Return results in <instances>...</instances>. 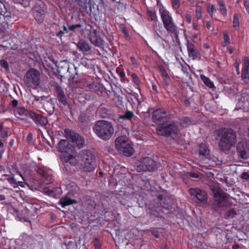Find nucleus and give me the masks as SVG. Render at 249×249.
<instances>
[{
    "label": "nucleus",
    "mask_w": 249,
    "mask_h": 249,
    "mask_svg": "<svg viewBox=\"0 0 249 249\" xmlns=\"http://www.w3.org/2000/svg\"><path fill=\"white\" fill-rule=\"evenodd\" d=\"M218 136L220 139L218 146L223 152H228L235 146L237 142L236 132L231 128H222L219 130Z\"/></svg>",
    "instance_id": "1"
},
{
    "label": "nucleus",
    "mask_w": 249,
    "mask_h": 249,
    "mask_svg": "<svg viewBox=\"0 0 249 249\" xmlns=\"http://www.w3.org/2000/svg\"><path fill=\"white\" fill-rule=\"evenodd\" d=\"M58 150L60 152L66 153L64 156V160L65 162H69L72 165H76L78 163L77 153L74 146L70 144L66 140L62 139L58 144Z\"/></svg>",
    "instance_id": "2"
},
{
    "label": "nucleus",
    "mask_w": 249,
    "mask_h": 249,
    "mask_svg": "<svg viewBox=\"0 0 249 249\" xmlns=\"http://www.w3.org/2000/svg\"><path fill=\"white\" fill-rule=\"evenodd\" d=\"M93 130L99 138L105 141L109 140L114 132L111 123L105 120L97 121L93 127Z\"/></svg>",
    "instance_id": "3"
},
{
    "label": "nucleus",
    "mask_w": 249,
    "mask_h": 249,
    "mask_svg": "<svg viewBox=\"0 0 249 249\" xmlns=\"http://www.w3.org/2000/svg\"><path fill=\"white\" fill-rule=\"evenodd\" d=\"M163 26L167 32L177 36L178 34V27L174 23L172 14L166 9L161 8L159 10Z\"/></svg>",
    "instance_id": "4"
},
{
    "label": "nucleus",
    "mask_w": 249,
    "mask_h": 249,
    "mask_svg": "<svg viewBox=\"0 0 249 249\" xmlns=\"http://www.w3.org/2000/svg\"><path fill=\"white\" fill-rule=\"evenodd\" d=\"M77 156H79L77 159L78 161L80 159L82 160V165L85 171L90 172L95 169L96 167L95 159L90 150H82Z\"/></svg>",
    "instance_id": "5"
},
{
    "label": "nucleus",
    "mask_w": 249,
    "mask_h": 249,
    "mask_svg": "<svg viewBox=\"0 0 249 249\" xmlns=\"http://www.w3.org/2000/svg\"><path fill=\"white\" fill-rule=\"evenodd\" d=\"M179 123L174 121H166L157 127V133L164 136L176 134L179 131Z\"/></svg>",
    "instance_id": "6"
},
{
    "label": "nucleus",
    "mask_w": 249,
    "mask_h": 249,
    "mask_svg": "<svg viewBox=\"0 0 249 249\" xmlns=\"http://www.w3.org/2000/svg\"><path fill=\"white\" fill-rule=\"evenodd\" d=\"M115 147L125 156L130 157L134 153V149L129 140L125 136L118 137L115 140Z\"/></svg>",
    "instance_id": "7"
},
{
    "label": "nucleus",
    "mask_w": 249,
    "mask_h": 249,
    "mask_svg": "<svg viewBox=\"0 0 249 249\" xmlns=\"http://www.w3.org/2000/svg\"><path fill=\"white\" fill-rule=\"evenodd\" d=\"M157 168L156 162L152 159L144 157L141 158L139 161L137 166V170L138 172L151 171L155 170Z\"/></svg>",
    "instance_id": "8"
},
{
    "label": "nucleus",
    "mask_w": 249,
    "mask_h": 249,
    "mask_svg": "<svg viewBox=\"0 0 249 249\" xmlns=\"http://www.w3.org/2000/svg\"><path fill=\"white\" fill-rule=\"evenodd\" d=\"M40 74L38 71L31 69L26 73L25 81L29 86L36 88L40 83Z\"/></svg>",
    "instance_id": "9"
},
{
    "label": "nucleus",
    "mask_w": 249,
    "mask_h": 249,
    "mask_svg": "<svg viewBox=\"0 0 249 249\" xmlns=\"http://www.w3.org/2000/svg\"><path fill=\"white\" fill-rule=\"evenodd\" d=\"M64 133L66 138L75 143L79 148L83 147L85 144V141L78 134L69 129H65Z\"/></svg>",
    "instance_id": "10"
},
{
    "label": "nucleus",
    "mask_w": 249,
    "mask_h": 249,
    "mask_svg": "<svg viewBox=\"0 0 249 249\" xmlns=\"http://www.w3.org/2000/svg\"><path fill=\"white\" fill-rule=\"evenodd\" d=\"M192 196L195 197L197 200V203H205L207 202L208 196L206 193L198 188H191L189 191Z\"/></svg>",
    "instance_id": "11"
},
{
    "label": "nucleus",
    "mask_w": 249,
    "mask_h": 249,
    "mask_svg": "<svg viewBox=\"0 0 249 249\" xmlns=\"http://www.w3.org/2000/svg\"><path fill=\"white\" fill-rule=\"evenodd\" d=\"M36 170L42 176L46 181V183L49 184L53 182V172L51 170L43 166H37Z\"/></svg>",
    "instance_id": "12"
},
{
    "label": "nucleus",
    "mask_w": 249,
    "mask_h": 249,
    "mask_svg": "<svg viewBox=\"0 0 249 249\" xmlns=\"http://www.w3.org/2000/svg\"><path fill=\"white\" fill-rule=\"evenodd\" d=\"M237 106L240 109H249V90L245 89L242 91Z\"/></svg>",
    "instance_id": "13"
},
{
    "label": "nucleus",
    "mask_w": 249,
    "mask_h": 249,
    "mask_svg": "<svg viewBox=\"0 0 249 249\" xmlns=\"http://www.w3.org/2000/svg\"><path fill=\"white\" fill-rule=\"evenodd\" d=\"M89 39L90 42L96 46L100 47L105 44V41L101 37L100 33L95 29L90 32Z\"/></svg>",
    "instance_id": "14"
},
{
    "label": "nucleus",
    "mask_w": 249,
    "mask_h": 249,
    "mask_svg": "<svg viewBox=\"0 0 249 249\" xmlns=\"http://www.w3.org/2000/svg\"><path fill=\"white\" fill-rule=\"evenodd\" d=\"M168 113L163 108H158L155 110L152 113L153 122L156 124H160L162 121L168 116Z\"/></svg>",
    "instance_id": "15"
},
{
    "label": "nucleus",
    "mask_w": 249,
    "mask_h": 249,
    "mask_svg": "<svg viewBox=\"0 0 249 249\" xmlns=\"http://www.w3.org/2000/svg\"><path fill=\"white\" fill-rule=\"evenodd\" d=\"M237 150L242 159H248L249 158V143L244 141L239 142Z\"/></svg>",
    "instance_id": "16"
},
{
    "label": "nucleus",
    "mask_w": 249,
    "mask_h": 249,
    "mask_svg": "<svg viewBox=\"0 0 249 249\" xmlns=\"http://www.w3.org/2000/svg\"><path fill=\"white\" fill-rule=\"evenodd\" d=\"M29 117L37 125L45 126L48 123V120L46 117L40 114H36L34 112H30Z\"/></svg>",
    "instance_id": "17"
},
{
    "label": "nucleus",
    "mask_w": 249,
    "mask_h": 249,
    "mask_svg": "<svg viewBox=\"0 0 249 249\" xmlns=\"http://www.w3.org/2000/svg\"><path fill=\"white\" fill-rule=\"evenodd\" d=\"M188 55L193 60L198 59L200 58V53L194 44L188 42L187 43Z\"/></svg>",
    "instance_id": "18"
},
{
    "label": "nucleus",
    "mask_w": 249,
    "mask_h": 249,
    "mask_svg": "<svg viewBox=\"0 0 249 249\" xmlns=\"http://www.w3.org/2000/svg\"><path fill=\"white\" fill-rule=\"evenodd\" d=\"M213 191L214 198V204L215 205H218L222 203L225 198L224 194L218 188H215L213 190Z\"/></svg>",
    "instance_id": "19"
},
{
    "label": "nucleus",
    "mask_w": 249,
    "mask_h": 249,
    "mask_svg": "<svg viewBox=\"0 0 249 249\" xmlns=\"http://www.w3.org/2000/svg\"><path fill=\"white\" fill-rule=\"evenodd\" d=\"M56 92L59 101L61 102L63 105H66L67 103V100L63 90L61 89L60 87H57L56 89Z\"/></svg>",
    "instance_id": "20"
},
{
    "label": "nucleus",
    "mask_w": 249,
    "mask_h": 249,
    "mask_svg": "<svg viewBox=\"0 0 249 249\" xmlns=\"http://www.w3.org/2000/svg\"><path fill=\"white\" fill-rule=\"evenodd\" d=\"M77 203V201L72 199L68 197H62L59 202V204L61 205L63 208L67 206Z\"/></svg>",
    "instance_id": "21"
},
{
    "label": "nucleus",
    "mask_w": 249,
    "mask_h": 249,
    "mask_svg": "<svg viewBox=\"0 0 249 249\" xmlns=\"http://www.w3.org/2000/svg\"><path fill=\"white\" fill-rule=\"evenodd\" d=\"M199 155L205 158H208L209 154V150L205 143H202L199 146Z\"/></svg>",
    "instance_id": "22"
},
{
    "label": "nucleus",
    "mask_w": 249,
    "mask_h": 249,
    "mask_svg": "<svg viewBox=\"0 0 249 249\" xmlns=\"http://www.w3.org/2000/svg\"><path fill=\"white\" fill-rule=\"evenodd\" d=\"M34 16L36 19L39 22H41L43 21L44 18V11L42 9L38 10L36 9V7H35L34 9Z\"/></svg>",
    "instance_id": "23"
},
{
    "label": "nucleus",
    "mask_w": 249,
    "mask_h": 249,
    "mask_svg": "<svg viewBox=\"0 0 249 249\" xmlns=\"http://www.w3.org/2000/svg\"><path fill=\"white\" fill-rule=\"evenodd\" d=\"M30 112H32V111H28L23 107L17 108V113L19 115L18 117L20 119H24L26 117L29 116Z\"/></svg>",
    "instance_id": "24"
},
{
    "label": "nucleus",
    "mask_w": 249,
    "mask_h": 249,
    "mask_svg": "<svg viewBox=\"0 0 249 249\" xmlns=\"http://www.w3.org/2000/svg\"><path fill=\"white\" fill-rule=\"evenodd\" d=\"M78 48L83 52H88L90 50V47L89 43L84 40H80L77 44Z\"/></svg>",
    "instance_id": "25"
},
{
    "label": "nucleus",
    "mask_w": 249,
    "mask_h": 249,
    "mask_svg": "<svg viewBox=\"0 0 249 249\" xmlns=\"http://www.w3.org/2000/svg\"><path fill=\"white\" fill-rule=\"evenodd\" d=\"M217 2L219 7V10L220 13L223 16H226L227 14V12L224 1L222 0H217Z\"/></svg>",
    "instance_id": "26"
},
{
    "label": "nucleus",
    "mask_w": 249,
    "mask_h": 249,
    "mask_svg": "<svg viewBox=\"0 0 249 249\" xmlns=\"http://www.w3.org/2000/svg\"><path fill=\"white\" fill-rule=\"evenodd\" d=\"M147 13L150 20L154 22L153 26L155 25L157 27V21L158 19L156 11L153 10H148L147 11Z\"/></svg>",
    "instance_id": "27"
},
{
    "label": "nucleus",
    "mask_w": 249,
    "mask_h": 249,
    "mask_svg": "<svg viewBox=\"0 0 249 249\" xmlns=\"http://www.w3.org/2000/svg\"><path fill=\"white\" fill-rule=\"evenodd\" d=\"M241 73H249V59L247 57L243 58V65Z\"/></svg>",
    "instance_id": "28"
},
{
    "label": "nucleus",
    "mask_w": 249,
    "mask_h": 249,
    "mask_svg": "<svg viewBox=\"0 0 249 249\" xmlns=\"http://www.w3.org/2000/svg\"><path fill=\"white\" fill-rule=\"evenodd\" d=\"M200 78L208 87L210 88L214 87L213 83L208 77L204 75H200Z\"/></svg>",
    "instance_id": "29"
},
{
    "label": "nucleus",
    "mask_w": 249,
    "mask_h": 249,
    "mask_svg": "<svg viewBox=\"0 0 249 249\" xmlns=\"http://www.w3.org/2000/svg\"><path fill=\"white\" fill-rule=\"evenodd\" d=\"M7 61L10 63V66L14 65L16 63V56L14 53H8L7 54Z\"/></svg>",
    "instance_id": "30"
},
{
    "label": "nucleus",
    "mask_w": 249,
    "mask_h": 249,
    "mask_svg": "<svg viewBox=\"0 0 249 249\" xmlns=\"http://www.w3.org/2000/svg\"><path fill=\"white\" fill-rule=\"evenodd\" d=\"M240 26L239 19L237 14H234L233 18V27L237 30Z\"/></svg>",
    "instance_id": "31"
},
{
    "label": "nucleus",
    "mask_w": 249,
    "mask_h": 249,
    "mask_svg": "<svg viewBox=\"0 0 249 249\" xmlns=\"http://www.w3.org/2000/svg\"><path fill=\"white\" fill-rule=\"evenodd\" d=\"M207 11L211 17H213V13L216 12V9L213 4L209 3L207 5Z\"/></svg>",
    "instance_id": "32"
},
{
    "label": "nucleus",
    "mask_w": 249,
    "mask_h": 249,
    "mask_svg": "<svg viewBox=\"0 0 249 249\" xmlns=\"http://www.w3.org/2000/svg\"><path fill=\"white\" fill-rule=\"evenodd\" d=\"M171 3L173 9L177 11L180 5V0H171Z\"/></svg>",
    "instance_id": "33"
},
{
    "label": "nucleus",
    "mask_w": 249,
    "mask_h": 249,
    "mask_svg": "<svg viewBox=\"0 0 249 249\" xmlns=\"http://www.w3.org/2000/svg\"><path fill=\"white\" fill-rule=\"evenodd\" d=\"M224 42L222 43V46L225 47L230 43V39L229 35L226 33L223 34Z\"/></svg>",
    "instance_id": "34"
},
{
    "label": "nucleus",
    "mask_w": 249,
    "mask_h": 249,
    "mask_svg": "<svg viewBox=\"0 0 249 249\" xmlns=\"http://www.w3.org/2000/svg\"><path fill=\"white\" fill-rule=\"evenodd\" d=\"M0 66L1 68H3L6 71H8L9 70V64H8V62L7 60H0Z\"/></svg>",
    "instance_id": "35"
},
{
    "label": "nucleus",
    "mask_w": 249,
    "mask_h": 249,
    "mask_svg": "<svg viewBox=\"0 0 249 249\" xmlns=\"http://www.w3.org/2000/svg\"><path fill=\"white\" fill-rule=\"evenodd\" d=\"M17 4L26 7L29 5V0H17Z\"/></svg>",
    "instance_id": "36"
},
{
    "label": "nucleus",
    "mask_w": 249,
    "mask_h": 249,
    "mask_svg": "<svg viewBox=\"0 0 249 249\" xmlns=\"http://www.w3.org/2000/svg\"><path fill=\"white\" fill-rule=\"evenodd\" d=\"M158 68L162 76L165 77H168V74L163 66H159Z\"/></svg>",
    "instance_id": "37"
},
{
    "label": "nucleus",
    "mask_w": 249,
    "mask_h": 249,
    "mask_svg": "<svg viewBox=\"0 0 249 249\" xmlns=\"http://www.w3.org/2000/svg\"><path fill=\"white\" fill-rule=\"evenodd\" d=\"M241 79L245 84H247L249 80V73H241Z\"/></svg>",
    "instance_id": "38"
},
{
    "label": "nucleus",
    "mask_w": 249,
    "mask_h": 249,
    "mask_svg": "<svg viewBox=\"0 0 249 249\" xmlns=\"http://www.w3.org/2000/svg\"><path fill=\"white\" fill-rule=\"evenodd\" d=\"M202 9L200 6H197L196 10V18L200 19L202 17Z\"/></svg>",
    "instance_id": "39"
},
{
    "label": "nucleus",
    "mask_w": 249,
    "mask_h": 249,
    "mask_svg": "<svg viewBox=\"0 0 249 249\" xmlns=\"http://www.w3.org/2000/svg\"><path fill=\"white\" fill-rule=\"evenodd\" d=\"M133 113L132 111H127L121 117V118L130 119L133 116Z\"/></svg>",
    "instance_id": "40"
},
{
    "label": "nucleus",
    "mask_w": 249,
    "mask_h": 249,
    "mask_svg": "<svg viewBox=\"0 0 249 249\" xmlns=\"http://www.w3.org/2000/svg\"><path fill=\"white\" fill-rule=\"evenodd\" d=\"M153 30L154 31V33H155L154 36L156 39H158L159 38H160L162 40L164 41V39L161 37V36L157 31V26L156 27V26L154 25L153 26Z\"/></svg>",
    "instance_id": "41"
},
{
    "label": "nucleus",
    "mask_w": 249,
    "mask_h": 249,
    "mask_svg": "<svg viewBox=\"0 0 249 249\" xmlns=\"http://www.w3.org/2000/svg\"><path fill=\"white\" fill-rule=\"evenodd\" d=\"M93 245L95 249H101V244L97 238H95L93 241Z\"/></svg>",
    "instance_id": "42"
},
{
    "label": "nucleus",
    "mask_w": 249,
    "mask_h": 249,
    "mask_svg": "<svg viewBox=\"0 0 249 249\" xmlns=\"http://www.w3.org/2000/svg\"><path fill=\"white\" fill-rule=\"evenodd\" d=\"M180 66L182 71L184 73L186 74L187 75L188 74V65H187V64L183 65L182 64H180Z\"/></svg>",
    "instance_id": "43"
},
{
    "label": "nucleus",
    "mask_w": 249,
    "mask_h": 249,
    "mask_svg": "<svg viewBox=\"0 0 249 249\" xmlns=\"http://www.w3.org/2000/svg\"><path fill=\"white\" fill-rule=\"evenodd\" d=\"M120 29L125 36L128 35V32L126 29V27L124 24L120 25Z\"/></svg>",
    "instance_id": "44"
},
{
    "label": "nucleus",
    "mask_w": 249,
    "mask_h": 249,
    "mask_svg": "<svg viewBox=\"0 0 249 249\" xmlns=\"http://www.w3.org/2000/svg\"><path fill=\"white\" fill-rule=\"evenodd\" d=\"M81 27H82V25H81L80 24H75V25H72L70 26L69 27V29L70 31H74L75 29H76V28H80Z\"/></svg>",
    "instance_id": "45"
},
{
    "label": "nucleus",
    "mask_w": 249,
    "mask_h": 249,
    "mask_svg": "<svg viewBox=\"0 0 249 249\" xmlns=\"http://www.w3.org/2000/svg\"><path fill=\"white\" fill-rule=\"evenodd\" d=\"M185 20L186 22L188 23H190L192 21V17L190 14H187L185 15Z\"/></svg>",
    "instance_id": "46"
},
{
    "label": "nucleus",
    "mask_w": 249,
    "mask_h": 249,
    "mask_svg": "<svg viewBox=\"0 0 249 249\" xmlns=\"http://www.w3.org/2000/svg\"><path fill=\"white\" fill-rule=\"evenodd\" d=\"M244 5L246 11L249 14V1L248 0L244 1Z\"/></svg>",
    "instance_id": "47"
},
{
    "label": "nucleus",
    "mask_w": 249,
    "mask_h": 249,
    "mask_svg": "<svg viewBox=\"0 0 249 249\" xmlns=\"http://www.w3.org/2000/svg\"><path fill=\"white\" fill-rule=\"evenodd\" d=\"M8 181L12 184H14V187L16 188V181L13 178H7Z\"/></svg>",
    "instance_id": "48"
},
{
    "label": "nucleus",
    "mask_w": 249,
    "mask_h": 249,
    "mask_svg": "<svg viewBox=\"0 0 249 249\" xmlns=\"http://www.w3.org/2000/svg\"><path fill=\"white\" fill-rule=\"evenodd\" d=\"M241 178L244 179H248L249 178V174L247 172H243L242 174Z\"/></svg>",
    "instance_id": "49"
},
{
    "label": "nucleus",
    "mask_w": 249,
    "mask_h": 249,
    "mask_svg": "<svg viewBox=\"0 0 249 249\" xmlns=\"http://www.w3.org/2000/svg\"><path fill=\"white\" fill-rule=\"evenodd\" d=\"M189 176L191 178H197L199 177V176L198 174H197L196 173H194V172H190L189 173Z\"/></svg>",
    "instance_id": "50"
},
{
    "label": "nucleus",
    "mask_w": 249,
    "mask_h": 249,
    "mask_svg": "<svg viewBox=\"0 0 249 249\" xmlns=\"http://www.w3.org/2000/svg\"><path fill=\"white\" fill-rule=\"evenodd\" d=\"M131 77L135 82H139V78L135 73H132L131 74Z\"/></svg>",
    "instance_id": "51"
},
{
    "label": "nucleus",
    "mask_w": 249,
    "mask_h": 249,
    "mask_svg": "<svg viewBox=\"0 0 249 249\" xmlns=\"http://www.w3.org/2000/svg\"><path fill=\"white\" fill-rule=\"evenodd\" d=\"M26 185V183L22 181H17V186H20L21 187H24Z\"/></svg>",
    "instance_id": "52"
},
{
    "label": "nucleus",
    "mask_w": 249,
    "mask_h": 249,
    "mask_svg": "<svg viewBox=\"0 0 249 249\" xmlns=\"http://www.w3.org/2000/svg\"><path fill=\"white\" fill-rule=\"evenodd\" d=\"M4 18H5V20L7 21V23H10V22L12 23H13L12 22V21L10 20V19L11 18V17L10 16H8V15H6V16H5Z\"/></svg>",
    "instance_id": "53"
},
{
    "label": "nucleus",
    "mask_w": 249,
    "mask_h": 249,
    "mask_svg": "<svg viewBox=\"0 0 249 249\" xmlns=\"http://www.w3.org/2000/svg\"><path fill=\"white\" fill-rule=\"evenodd\" d=\"M228 50L230 53L231 54L233 52L234 49L232 46H230L228 47Z\"/></svg>",
    "instance_id": "54"
},
{
    "label": "nucleus",
    "mask_w": 249,
    "mask_h": 249,
    "mask_svg": "<svg viewBox=\"0 0 249 249\" xmlns=\"http://www.w3.org/2000/svg\"><path fill=\"white\" fill-rule=\"evenodd\" d=\"M206 26L208 30H210V28H211V22L210 21H207L206 22Z\"/></svg>",
    "instance_id": "55"
},
{
    "label": "nucleus",
    "mask_w": 249,
    "mask_h": 249,
    "mask_svg": "<svg viewBox=\"0 0 249 249\" xmlns=\"http://www.w3.org/2000/svg\"><path fill=\"white\" fill-rule=\"evenodd\" d=\"M64 33L65 32L64 31L60 30L57 34V36L58 37H61Z\"/></svg>",
    "instance_id": "56"
},
{
    "label": "nucleus",
    "mask_w": 249,
    "mask_h": 249,
    "mask_svg": "<svg viewBox=\"0 0 249 249\" xmlns=\"http://www.w3.org/2000/svg\"><path fill=\"white\" fill-rule=\"evenodd\" d=\"M1 135L2 138L6 137L8 136V133L7 131H4L1 133Z\"/></svg>",
    "instance_id": "57"
},
{
    "label": "nucleus",
    "mask_w": 249,
    "mask_h": 249,
    "mask_svg": "<svg viewBox=\"0 0 249 249\" xmlns=\"http://www.w3.org/2000/svg\"><path fill=\"white\" fill-rule=\"evenodd\" d=\"M235 69H236V71L237 72V73L238 74H240V69H239V64H237L236 66H235Z\"/></svg>",
    "instance_id": "58"
},
{
    "label": "nucleus",
    "mask_w": 249,
    "mask_h": 249,
    "mask_svg": "<svg viewBox=\"0 0 249 249\" xmlns=\"http://www.w3.org/2000/svg\"><path fill=\"white\" fill-rule=\"evenodd\" d=\"M130 60H131V61L132 62V63L133 64H136V59H135L134 57H130Z\"/></svg>",
    "instance_id": "59"
},
{
    "label": "nucleus",
    "mask_w": 249,
    "mask_h": 249,
    "mask_svg": "<svg viewBox=\"0 0 249 249\" xmlns=\"http://www.w3.org/2000/svg\"><path fill=\"white\" fill-rule=\"evenodd\" d=\"M239 248H240L239 245L238 244H234L232 247V249H239Z\"/></svg>",
    "instance_id": "60"
},
{
    "label": "nucleus",
    "mask_w": 249,
    "mask_h": 249,
    "mask_svg": "<svg viewBox=\"0 0 249 249\" xmlns=\"http://www.w3.org/2000/svg\"><path fill=\"white\" fill-rule=\"evenodd\" d=\"M14 143V140L13 139L11 140L9 143V145L11 146H12Z\"/></svg>",
    "instance_id": "61"
},
{
    "label": "nucleus",
    "mask_w": 249,
    "mask_h": 249,
    "mask_svg": "<svg viewBox=\"0 0 249 249\" xmlns=\"http://www.w3.org/2000/svg\"><path fill=\"white\" fill-rule=\"evenodd\" d=\"M203 47L205 49H209V45L207 43H204L203 44Z\"/></svg>",
    "instance_id": "62"
},
{
    "label": "nucleus",
    "mask_w": 249,
    "mask_h": 249,
    "mask_svg": "<svg viewBox=\"0 0 249 249\" xmlns=\"http://www.w3.org/2000/svg\"><path fill=\"white\" fill-rule=\"evenodd\" d=\"M152 89L155 91H157V87L155 85H152Z\"/></svg>",
    "instance_id": "63"
},
{
    "label": "nucleus",
    "mask_w": 249,
    "mask_h": 249,
    "mask_svg": "<svg viewBox=\"0 0 249 249\" xmlns=\"http://www.w3.org/2000/svg\"><path fill=\"white\" fill-rule=\"evenodd\" d=\"M120 76L121 77L123 78V77H124L125 73L124 72H121L120 73Z\"/></svg>",
    "instance_id": "64"
}]
</instances>
